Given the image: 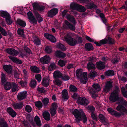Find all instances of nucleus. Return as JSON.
<instances>
[{
	"label": "nucleus",
	"instance_id": "nucleus-22",
	"mask_svg": "<svg viewBox=\"0 0 127 127\" xmlns=\"http://www.w3.org/2000/svg\"><path fill=\"white\" fill-rule=\"evenodd\" d=\"M7 112L12 117H15L16 115V112L11 107H9L7 110Z\"/></svg>",
	"mask_w": 127,
	"mask_h": 127
},
{
	"label": "nucleus",
	"instance_id": "nucleus-35",
	"mask_svg": "<svg viewBox=\"0 0 127 127\" xmlns=\"http://www.w3.org/2000/svg\"><path fill=\"white\" fill-rule=\"evenodd\" d=\"M56 68V66L54 62L51 63L48 67V70L49 71H52L54 70Z\"/></svg>",
	"mask_w": 127,
	"mask_h": 127
},
{
	"label": "nucleus",
	"instance_id": "nucleus-17",
	"mask_svg": "<svg viewBox=\"0 0 127 127\" xmlns=\"http://www.w3.org/2000/svg\"><path fill=\"white\" fill-rule=\"evenodd\" d=\"M44 36L45 38L52 42H55L56 41L55 37L52 35L47 33H45L44 34Z\"/></svg>",
	"mask_w": 127,
	"mask_h": 127
},
{
	"label": "nucleus",
	"instance_id": "nucleus-15",
	"mask_svg": "<svg viewBox=\"0 0 127 127\" xmlns=\"http://www.w3.org/2000/svg\"><path fill=\"white\" fill-rule=\"evenodd\" d=\"M115 41L114 40L112 39L110 37H108L107 39H104L100 41V43L101 44H105L106 43L109 44H113L114 43Z\"/></svg>",
	"mask_w": 127,
	"mask_h": 127
},
{
	"label": "nucleus",
	"instance_id": "nucleus-7",
	"mask_svg": "<svg viewBox=\"0 0 127 127\" xmlns=\"http://www.w3.org/2000/svg\"><path fill=\"white\" fill-rule=\"evenodd\" d=\"M119 92V88L116 87L115 90L111 93L109 97V99L111 101L114 102L118 99Z\"/></svg>",
	"mask_w": 127,
	"mask_h": 127
},
{
	"label": "nucleus",
	"instance_id": "nucleus-3",
	"mask_svg": "<svg viewBox=\"0 0 127 127\" xmlns=\"http://www.w3.org/2000/svg\"><path fill=\"white\" fill-rule=\"evenodd\" d=\"M82 72V69H78L76 71V75L78 78L80 79L81 83L85 84L88 81L87 73V72Z\"/></svg>",
	"mask_w": 127,
	"mask_h": 127
},
{
	"label": "nucleus",
	"instance_id": "nucleus-12",
	"mask_svg": "<svg viewBox=\"0 0 127 127\" xmlns=\"http://www.w3.org/2000/svg\"><path fill=\"white\" fill-rule=\"evenodd\" d=\"M81 3H86L87 4V7L89 8H95L96 5L93 2L90 0H78Z\"/></svg>",
	"mask_w": 127,
	"mask_h": 127
},
{
	"label": "nucleus",
	"instance_id": "nucleus-9",
	"mask_svg": "<svg viewBox=\"0 0 127 127\" xmlns=\"http://www.w3.org/2000/svg\"><path fill=\"white\" fill-rule=\"evenodd\" d=\"M70 6V8L73 10H77L81 12H84L86 10L85 7L75 3H71Z\"/></svg>",
	"mask_w": 127,
	"mask_h": 127
},
{
	"label": "nucleus",
	"instance_id": "nucleus-54",
	"mask_svg": "<svg viewBox=\"0 0 127 127\" xmlns=\"http://www.w3.org/2000/svg\"><path fill=\"white\" fill-rule=\"evenodd\" d=\"M56 110L51 108L50 112L51 116H54L55 115L56 113Z\"/></svg>",
	"mask_w": 127,
	"mask_h": 127
},
{
	"label": "nucleus",
	"instance_id": "nucleus-33",
	"mask_svg": "<svg viewBox=\"0 0 127 127\" xmlns=\"http://www.w3.org/2000/svg\"><path fill=\"white\" fill-rule=\"evenodd\" d=\"M9 14L7 11L3 10L0 11V16L3 18H6Z\"/></svg>",
	"mask_w": 127,
	"mask_h": 127
},
{
	"label": "nucleus",
	"instance_id": "nucleus-55",
	"mask_svg": "<svg viewBox=\"0 0 127 127\" xmlns=\"http://www.w3.org/2000/svg\"><path fill=\"white\" fill-rule=\"evenodd\" d=\"M35 105L38 108H41L42 106V103L41 101H38L35 103Z\"/></svg>",
	"mask_w": 127,
	"mask_h": 127
},
{
	"label": "nucleus",
	"instance_id": "nucleus-49",
	"mask_svg": "<svg viewBox=\"0 0 127 127\" xmlns=\"http://www.w3.org/2000/svg\"><path fill=\"white\" fill-rule=\"evenodd\" d=\"M99 120L101 122H103L105 119L104 116L102 114H100L98 116Z\"/></svg>",
	"mask_w": 127,
	"mask_h": 127
},
{
	"label": "nucleus",
	"instance_id": "nucleus-53",
	"mask_svg": "<svg viewBox=\"0 0 127 127\" xmlns=\"http://www.w3.org/2000/svg\"><path fill=\"white\" fill-rule=\"evenodd\" d=\"M91 116L92 119L96 121L97 120V116L95 113L92 112L91 113Z\"/></svg>",
	"mask_w": 127,
	"mask_h": 127
},
{
	"label": "nucleus",
	"instance_id": "nucleus-44",
	"mask_svg": "<svg viewBox=\"0 0 127 127\" xmlns=\"http://www.w3.org/2000/svg\"><path fill=\"white\" fill-rule=\"evenodd\" d=\"M57 47L59 49L63 51L65 50L66 49L63 45L60 43H59L57 45Z\"/></svg>",
	"mask_w": 127,
	"mask_h": 127
},
{
	"label": "nucleus",
	"instance_id": "nucleus-37",
	"mask_svg": "<svg viewBox=\"0 0 127 127\" xmlns=\"http://www.w3.org/2000/svg\"><path fill=\"white\" fill-rule=\"evenodd\" d=\"M105 74L108 76H113L114 75V72L113 70H109L105 72Z\"/></svg>",
	"mask_w": 127,
	"mask_h": 127
},
{
	"label": "nucleus",
	"instance_id": "nucleus-34",
	"mask_svg": "<svg viewBox=\"0 0 127 127\" xmlns=\"http://www.w3.org/2000/svg\"><path fill=\"white\" fill-rule=\"evenodd\" d=\"M30 68L31 71L35 73H38L39 72V69L37 67L32 66L30 67Z\"/></svg>",
	"mask_w": 127,
	"mask_h": 127
},
{
	"label": "nucleus",
	"instance_id": "nucleus-18",
	"mask_svg": "<svg viewBox=\"0 0 127 127\" xmlns=\"http://www.w3.org/2000/svg\"><path fill=\"white\" fill-rule=\"evenodd\" d=\"M51 58L48 56L45 55L40 59L41 63L43 64H47L48 63Z\"/></svg>",
	"mask_w": 127,
	"mask_h": 127
},
{
	"label": "nucleus",
	"instance_id": "nucleus-64",
	"mask_svg": "<svg viewBox=\"0 0 127 127\" xmlns=\"http://www.w3.org/2000/svg\"><path fill=\"white\" fill-rule=\"evenodd\" d=\"M28 15L29 20L32 19V18L34 17L32 13L30 11H29L28 13Z\"/></svg>",
	"mask_w": 127,
	"mask_h": 127
},
{
	"label": "nucleus",
	"instance_id": "nucleus-30",
	"mask_svg": "<svg viewBox=\"0 0 127 127\" xmlns=\"http://www.w3.org/2000/svg\"><path fill=\"white\" fill-rule=\"evenodd\" d=\"M42 115L44 119L47 121H49L50 120V115L49 113L47 111L43 112Z\"/></svg>",
	"mask_w": 127,
	"mask_h": 127
},
{
	"label": "nucleus",
	"instance_id": "nucleus-63",
	"mask_svg": "<svg viewBox=\"0 0 127 127\" xmlns=\"http://www.w3.org/2000/svg\"><path fill=\"white\" fill-rule=\"evenodd\" d=\"M1 81L3 83H4L6 81L5 78V75L3 73H2L1 74Z\"/></svg>",
	"mask_w": 127,
	"mask_h": 127
},
{
	"label": "nucleus",
	"instance_id": "nucleus-14",
	"mask_svg": "<svg viewBox=\"0 0 127 127\" xmlns=\"http://www.w3.org/2000/svg\"><path fill=\"white\" fill-rule=\"evenodd\" d=\"M113 83L111 81H107L105 83L103 91L107 93L109 91L112 87Z\"/></svg>",
	"mask_w": 127,
	"mask_h": 127
},
{
	"label": "nucleus",
	"instance_id": "nucleus-8",
	"mask_svg": "<svg viewBox=\"0 0 127 127\" xmlns=\"http://www.w3.org/2000/svg\"><path fill=\"white\" fill-rule=\"evenodd\" d=\"M12 87V91L13 92L17 91L19 90L18 86L15 83H12L11 84L9 82H7L5 85L4 88L6 90H9Z\"/></svg>",
	"mask_w": 127,
	"mask_h": 127
},
{
	"label": "nucleus",
	"instance_id": "nucleus-45",
	"mask_svg": "<svg viewBox=\"0 0 127 127\" xmlns=\"http://www.w3.org/2000/svg\"><path fill=\"white\" fill-rule=\"evenodd\" d=\"M17 32L18 34L21 35L24 38H25V36L24 34V31L23 29H19L18 30Z\"/></svg>",
	"mask_w": 127,
	"mask_h": 127
},
{
	"label": "nucleus",
	"instance_id": "nucleus-1",
	"mask_svg": "<svg viewBox=\"0 0 127 127\" xmlns=\"http://www.w3.org/2000/svg\"><path fill=\"white\" fill-rule=\"evenodd\" d=\"M118 104L120 105H119L117 107L116 109L117 111L121 112V113H119L110 108H108L107 109L108 112L111 115H114L117 117H120L121 116V115L124 114H127V109L123 106L127 107V102L123 98H121Z\"/></svg>",
	"mask_w": 127,
	"mask_h": 127
},
{
	"label": "nucleus",
	"instance_id": "nucleus-24",
	"mask_svg": "<svg viewBox=\"0 0 127 127\" xmlns=\"http://www.w3.org/2000/svg\"><path fill=\"white\" fill-rule=\"evenodd\" d=\"M4 70L8 73H10L11 72L12 68L11 65H5L3 66Z\"/></svg>",
	"mask_w": 127,
	"mask_h": 127
},
{
	"label": "nucleus",
	"instance_id": "nucleus-59",
	"mask_svg": "<svg viewBox=\"0 0 127 127\" xmlns=\"http://www.w3.org/2000/svg\"><path fill=\"white\" fill-rule=\"evenodd\" d=\"M35 77L38 81L40 82L41 81V77L40 74H38L35 75Z\"/></svg>",
	"mask_w": 127,
	"mask_h": 127
},
{
	"label": "nucleus",
	"instance_id": "nucleus-4",
	"mask_svg": "<svg viewBox=\"0 0 127 127\" xmlns=\"http://www.w3.org/2000/svg\"><path fill=\"white\" fill-rule=\"evenodd\" d=\"M66 18L67 20L73 23L74 25H72L66 20L64 21L65 24L70 29L72 30H75V25L76 23L75 19L70 15L68 14L66 16Z\"/></svg>",
	"mask_w": 127,
	"mask_h": 127
},
{
	"label": "nucleus",
	"instance_id": "nucleus-16",
	"mask_svg": "<svg viewBox=\"0 0 127 127\" xmlns=\"http://www.w3.org/2000/svg\"><path fill=\"white\" fill-rule=\"evenodd\" d=\"M27 92L24 91L19 93L17 95V98L20 100H21L25 98L27 96Z\"/></svg>",
	"mask_w": 127,
	"mask_h": 127
},
{
	"label": "nucleus",
	"instance_id": "nucleus-23",
	"mask_svg": "<svg viewBox=\"0 0 127 127\" xmlns=\"http://www.w3.org/2000/svg\"><path fill=\"white\" fill-rule=\"evenodd\" d=\"M53 75V78L56 79L62 77V74L59 71L56 70L54 72Z\"/></svg>",
	"mask_w": 127,
	"mask_h": 127
},
{
	"label": "nucleus",
	"instance_id": "nucleus-19",
	"mask_svg": "<svg viewBox=\"0 0 127 127\" xmlns=\"http://www.w3.org/2000/svg\"><path fill=\"white\" fill-rule=\"evenodd\" d=\"M6 51L9 54L14 56H16L18 54V52L13 48H8L6 49Z\"/></svg>",
	"mask_w": 127,
	"mask_h": 127
},
{
	"label": "nucleus",
	"instance_id": "nucleus-25",
	"mask_svg": "<svg viewBox=\"0 0 127 127\" xmlns=\"http://www.w3.org/2000/svg\"><path fill=\"white\" fill-rule=\"evenodd\" d=\"M49 78H45L43 79L42 84L44 87H47L49 85Z\"/></svg>",
	"mask_w": 127,
	"mask_h": 127
},
{
	"label": "nucleus",
	"instance_id": "nucleus-2",
	"mask_svg": "<svg viewBox=\"0 0 127 127\" xmlns=\"http://www.w3.org/2000/svg\"><path fill=\"white\" fill-rule=\"evenodd\" d=\"M72 113L76 119L75 121L76 122H79L80 121H83L84 123L86 122L87 121V117L81 109L78 110L77 109H75L72 110Z\"/></svg>",
	"mask_w": 127,
	"mask_h": 127
},
{
	"label": "nucleus",
	"instance_id": "nucleus-62",
	"mask_svg": "<svg viewBox=\"0 0 127 127\" xmlns=\"http://www.w3.org/2000/svg\"><path fill=\"white\" fill-rule=\"evenodd\" d=\"M37 90L39 92L41 93H44L46 91L44 89L43 87L39 88H37Z\"/></svg>",
	"mask_w": 127,
	"mask_h": 127
},
{
	"label": "nucleus",
	"instance_id": "nucleus-28",
	"mask_svg": "<svg viewBox=\"0 0 127 127\" xmlns=\"http://www.w3.org/2000/svg\"><path fill=\"white\" fill-rule=\"evenodd\" d=\"M62 97L64 99L67 100L68 98L67 92L66 90L64 89L62 91Z\"/></svg>",
	"mask_w": 127,
	"mask_h": 127
},
{
	"label": "nucleus",
	"instance_id": "nucleus-50",
	"mask_svg": "<svg viewBox=\"0 0 127 127\" xmlns=\"http://www.w3.org/2000/svg\"><path fill=\"white\" fill-rule=\"evenodd\" d=\"M100 16L101 18L103 23H105L106 22V20L104 17V14L102 13H101L100 14Z\"/></svg>",
	"mask_w": 127,
	"mask_h": 127
},
{
	"label": "nucleus",
	"instance_id": "nucleus-11",
	"mask_svg": "<svg viewBox=\"0 0 127 127\" xmlns=\"http://www.w3.org/2000/svg\"><path fill=\"white\" fill-rule=\"evenodd\" d=\"M96 60V58L95 57H92L90 58L89 63L87 64V68L89 70L95 68V66L93 63Z\"/></svg>",
	"mask_w": 127,
	"mask_h": 127
},
{
	"label": "nucleus",
	"instance_id": "nucleus-13",
	"mask_svg": "<svg viewBox=\"0 0 127 127\" xmlns=\"http://www.w3.org/2000/svg\"><path fill=\"white\" fill-rule=\"evenodd\" d=\"M77 102L79 104L82 105H86L89 103L88 100L84 97L79 98L77 99Z\"/></svg>",
	"mask_w": 127,
	"mask_h": 127
},
{
	"label": "nucleus",
	"instance_id": "nucleus-5",
	"mask_svg": "<svg viewBox=\"0 0 127 127\" xmlns=\"http://www.w3.org/2000/svg\"><path fill=\"white\" fill-rule=\"evenodd\" d=\"M71 35L70 33L67 34L65 36H63L62 34L60 35L61 36L63 39L64 37V40L68 44L71 46H74L77 43V40L75 38L71 37Z\"/></svg>",
	"mask_w": 127,
	"mask_h": 127
},
{
	"label": "nucleus",
	"instance_id": "nucleus-52",
	"mask_svg": "<svg viewBox=\"0 0 127 127\" xmlns=\"http://www.w3.org/2000/svg\"><path fill=\"white\" fill-rule=\"evenodd\" d=\"M53 82L54 84L57 86H59L62 84V82L58 79H55L53 81Z\"/></svg>",
	"mask_w": 127,
	"mask_h": 127
},
{
	"label": "nucleus",
	"instance_id": "nucleus-61",
	"mask_svg": "<svg viewBox=\"0 0 127 127\" xmlns=\"http://www.w3.org/2000/svg\"><path fill=\"white\" fill-rule=\"evenodd\" d=\"M58 105L56 103L54 102L52 104L51 108L57 109L58 107Z\"/></svg>",
	"mask_w": 127,
	"mask_h": 127
},
{
	"label": "nucleus",
	"instance_id": "nucleus-27",
	"mask_svg": "<svg viewBox=\"0 0 127 127\" xmlns=\"http://www.w3.org/2000/svg\"><path fill=\"white\" fill-rule=\"evenodd\" d=\"M96 67L98 69L101 70L104 69L105 67L104 64L101 62H97L96 64Z\"/></svg>",
	"mask_w": 127,
	"mask_h": 127
},
{
	"label": "nucleus",
	"instance_id": "nucleus-41",
	"mask_svg": "<svg viewBox=\"0 0 127 127\" xmlns=\"http://www.w3.org/2000/svg\"><path fill=\"white\" fill-rule=\"evenodd\" d=\"M42 102L43 103L44 105L46 106L48 104L49 100L48 98H44L42 100Z\"/></svg>",
	"mask_w": 127,
	"mask_h": 127
},
{
	"label": "nucleus",
	"instance_id": "nucleus-20",
	"mask_svg": "<svg viewBox=\"0 0 127 127\" xmlns=\"http://www.w3.org/2000/svg\"><path fill=\"white\" fill-rule=\"evenodd\" d=\"M58 11L57 8H54L52 9L48 12V15L49 17H52L57 14Z\"/></svg>",
	"mask_w": 127,
	"mask_h": 127
},
{
	"label": "nucleus",
	"instance_id": "nucleus-21",
	"mask_svg": "<svg viewBox=\"0 0 127 127\" xmlns=\"http://www.w3.org/2000/svg\"><path fill=\"white\" fill-rule=\"evenodd\" d=\"M33 8L35 10H37L39 11L43 10L44 9V6H40L39 4L37 2H34L32 4Z\"/></svg>",
	"mask_w": 127,
	"mask_h": 127
},
{
	"label": "nucleus",
	"instance_id": "nucleus-31",
	"mask_svg": "<svg viewBox=\"0 0 127 127\" xmlns=\"http://www.w3.org/2000/svg\"><path fill=\"white\" fill-rule=\"evenodd\" d=\"M24 106L23 103H15L13 104V106L15 109L21 108Z\"/></svg>",
	"mask_w": 127,
	"mask_h": 127
},
{
	"label": "nucleus",
	"instance_id": "nucleus-58",
	"mask_svg": "<svg viewBox=\"0 0 127 127\" xmlns=\"http://www.w3.org/2000/svg\"><path fill=\"white\" fill-rule=\"evenodd\" d=\"M62 79L64 81H67L69 79V77L66 74H65L64 76H62L61 77Z\"/></svg>",
	"mask_w": 127,
	"mask_h": 127
},
{
	"label": "nucleus",
	"instance_id": "nucleus-36",
	"mask_svg": "<svg viewBox=\"0 0 127 127\" xmlns=\"http://www.w3.org/2000/svg\"><path fill=\"white\" fill-rule=\"evenodd\" d=\"M96 75L95 72L94 70H91L88 75V77L91 79H93L95 77Z\"/></svg>",
	"mask_w": 127,
	"mask_h": 127
},
{
	"label": "nucleus",
	"instance_id": "nucleus-56",
	"mask_svg": "<svg viewBox=\"0 0 127 127\" xmlns=\"http://www.w3.org/2000/svg\"><path fill=\"white\" fill-rule=\"evenodd\" d=\"M25 109V111L28 112H31L32 110V108L31 107L28 105L26 106Z\"/></svg>",
	"mask_w": 127,
	"mask_h": 127
},
{
	"label": "nucleus",
	"instance_id": "nucleus-47",
	"mask_svg": "<svg viewBox=\"0 0 127 127\" xmlns=\"http://www.w3.org/2000/svg\"><path fill=\"white\" fill-rule=\"evenodd\" d=\"M0 32L1 34L4 36H6L7 35V32L0 26Z\"/></svg>",
	"mask_w": 127,
	"mask_h": 127
},
{
	"label": "nucleus",
	"instance_id": "nucleus-60",
	"mask_svg": "<svg viewBox=\"0 0 127 127\" xmlns=\"http://www.w3.org/2000/svg\"><path fill=\"white\" fill-rule=\"evenodd\" d=\"M54 25L56 27V28L57 29H59L60 27V25L58 22L57 20H55L54 22Z\"/></svg>",
	"mask_w": 127,
	"mask_h": 127
},
{
	"label": "nucleus",
	"instance_id": "nucleus-40",
	"mask_svg": "<svg viewBox=\"0 0 127 127\" xmlns=\"http://www.w3.org/2000/svg\"><path fill=\"white\" fill-rule=\"evenodd\" d=\"M30 86L32 88H34L36 85V82L34 79H33L31 80L29 84Z\"/></svg>",
	"mask_w": 127,
	"mask_h": 127
},
{
	"label": "nucleus",
	"instance_id": "nucleus-32",
	"mask_svg": "<svg viewBox=\"0 0 127 127\" xmlns=\"http://www.w3.org/2000/svg\"><path fill=\"white\" fill-rule=\"evenodd\" d=\"M85 47L86 50L88 51L93 50L94 49L93 46L90 43L86 44L85 45Z\"/></svg>",
	"mask_w": 127,
	"mask_h": 127
},
{
	"label": "nucleus",
	"instance_id": "nucleus-29",
	"mask_svg": "<svg viewBox=\"0 0 127 127\" xmlns=\"http://www.w3.org/2000/svg\"><path fill=\"white\" fill-rule=\"evenodd\" d=\"M9 57L11 60L15 63L19 64H21L22 63V61L21 60H19L14 57L10 56H9Z\"/></svg>",
	"mask_w": 127,
	"mask_h": 127
},
{
	"label": "nucleus",
	"instance_id": "nucleus-57",
	"mask_svg": "<svg viewBox=\"0 0 127 127\" xmlns=\"http://www.w3.org/2000/svg\"><path fill=\"white\" fill-rule=\"evenodd\" d=\"M0 125L1 127H8V125L5 121H3L0 123Z\"/></svg>",
	"mask_w": 127,
	"mask_h": 127
},
{
	"label": "nucleus",
	"instance_id": "nucleus-6",
	"mask_svg": "<svg viewBox=\"0 0 127 127\" xmlns=\"http://www.w3.org/2000/svg\"><path fill=\"white\" fill-rule=\"evenodd\" d=\"M92 86L93 89L91 87H89L88 89V90L92 95V97L95 98L97 96V95L95 94V92L100 91V86L97 84H94Z\"/></svg>",
	"mask_w": 127,
	"mask_h": 127
},
{
	"label": "nucleus",
	"instance_id": "nucleus-42",
	"mask_svg": "<svg viewBox=\"0 0 127 127\" xmlns=\"http://www.w3.org/2000/svg\"><path fill=\"white\" fill-rule=\"evenodd\" d=\"M44 50L45 52L48 54H50L52 52L51 47L49 46L46 47L45 48Z\"/></svg>",
	"mask_w": 127,
	"mask_h": 127
},
{
	"label": "nucleus",
	"instance_id": "nucleus-10",
	"mask_svg": "<svg viewBox=\"0 0 127 127\" xmlns=\"http://www.w3.org/2000/svg\"><path fill=\"white\" fill-rule=\"evenodd\" d=\"M30 122L33 126L36 125L40 127L41 125V122L39 117L36 116L34 118V121L32 120V117L30 118L29 120Z\"/></svg>",
	"mask_w": 127,
	"mask_h": 127
},
{
	"label": "nucleus",
	"instance_id": "nucleus-26",
	"mask_svg": "<svg viewBox=\"0 0 127 127\" xmlns=\"http://www.w3.org/2000/svg\"><path fill=\"white\" fill-rule=\"evenodd\" d=\"M55 55L57 57L62 58H64L66 56V55L64 53L59 51H57L56 52Z\"/></svg>",
	"mask_w": 127,
	"mask_h": 127
},
{
	"label": "nucleus",
	"instance_id": "nucleus-43",
	"mask_svg": "<svg viewBox=\"0 0 127 127\" xmlns=\"http://www.w3.org/2000/svg\"><path fill=\"white\" fill-rule=\"evenodd\" d=\"M70 91V92H76L77 91V88L74 86L71 85L69 88Z\"/></svg>",
	"mask_w": 127,
	"mask_h": 127
},
{
	"label": "nucleus",
	"instance_id": "nucleus-39",
	"mask_svg": "<svg viewBox=\"0 0 127 127\" xmlns=\"http://www.w3.org/2000/svg\"><path fill=\"white\" fill-rule=\"evenodd\" d=\"M5 18L6 21L8 24L10 25L11 24L12 21L11 19L10 16L9 14Z\"/></svg>",
	"mask_w": 127,
	"mask_h": 127
},
{
	"label": "nucleus",
	"instance_id": "nucleus-48",
	"mask_svg": "<svg viewBox=\"0 0 127 127\" xmlns=\"http://www.w3.org/2000/svg\"><path fill=\"white\" fill-rule=\"evenodd\" d=\"M34 44L36 45H38L41 44L40 41L38 38L35 37L33 41Z\"/></svg>",
	"mask_w": 127,
	"mask_h": 127
},
{
	"label": "nucleus",
	"instance_id": "nucleus-46",
	"mask_svg": "<svg viewBox=\"0 0 127 127\" xmlns=\"http://www.w3.org/2000/svg\"><path fill=\"white\" fill-rule=\"evenodd\" d=\"M121 91L122 94L125 97L127 98V91H125V88L123 87L121 88Z\"/></svg>",
	"mask_w": 127,
	"mask_h": 127
},
{
	"label": "nucleus",
	"instance_id": "nucleus-51",
	"mask_svg": "<svg viewBox=\"0 0 127 127\" xmlns=\"http://www.w3.org/2000/svg\"><path fill=\"white\" fill-rule=\"evenodd\" d=\"M65 62L62 60H60L58 63V64L59 65L61 66H63L65 65Z\"/></svg>",
	"mask_w": 127,
	"mask_h": 127
},
{
	"label": "nucleus",
	"instance_id": "nucleus-38",
	"mask_svg": "<svg viewBox=\"0 0 127 127\" xmlns=\"http://www.w3.org/2000/svg\"><path fill=\"white\" fill-rule=\"evenodd\" d=\"M17 23L20 26L24 27L26 25V23L20 19H18L17 21Z\"/></svg>",
	"mask_w": 127,
	"mask_h": 127
}]
</instances>
